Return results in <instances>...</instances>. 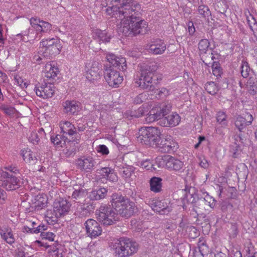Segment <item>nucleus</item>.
Returning <instances> with one entry per match:
<instances>
[{"label": "nucleus", "instance_id": "nucleus-1", "mask_svg": "<svg viewBox=\"0 0 257 257\" xmlns=\"http://www.w3.org/2000/svg\"><path fill=\"white\" fill-rule=\"evenodd\" d=\"M111 5L106 8V13L117 20L119 33L133 36L140 34L146 28V22L135 15V7L131 1L112 0Z\"/></svg>", "mask_w": 257, "mask_h": 257}, {"label": "nucleus", "instance_id": "nucleus-2", "mask_svg": "<svg viewBox=\"0 0 257 257\" xmlns=\"http://www.w3.org/2000/svg\"><path fill=\"white\" fill-rule=\"evenodd\" d=\"M150 110L146 116L145 120L147 123H152L156 121H159L167 115L170 111V107L165 103H153L150 105L144 104L137 110L128 111L124 113V117L128 119L137 118L142 116Z\"/></svg>", "mask_w": 257, "mask_h": 257}, {"label": "nucleus", "instance_id": "nucleus-3", "mask_svg": "<svg viewBox=\"0 0 257 257\" xmlns=\"http://www.w3.org/2000/svg\"><path fill=\"white\" fill-rule=\"evenodd\" d=\"M30 23L32 28L29 29L28 33L17 34L15 38L16 41L27 42L40 39L43 33H49L52 30V26L50 23L38 17L31 18Z\"/></svg>", "mask_w": 257, "mask_h": 257}, {"label": "nucleus", "instance_id": "nucleus-4", "mask_svg": "<svg viewBox=\"0 0 257 257\" xmlns=\"http://www.w3.org/2000/svg\"><path fill=\"white\" fill-rule=\"evenodd\" d=\"M181 192L184 196L183 198H181L182 206L183 209H186L188 204H193L195 203V206L193 209L197 216L202 213L201 211H198L196 208L197 207L196 203L197 202H198V203H200L201 202L204 201L211 208H214L215 205V199L206 192L202 191L201 194L200 195L201 198L199 199H198L197 200H196L197 195L194 193L195 190L194 188L186 187L184 190H181Z\"/></svg>", "mask_w": 257, "mask_h": 257}, {"label": "nucleus", "instance_id": "nucleus-5", "mask_svg": "<svg viewBox=\"0 0 257 257\" xmlns=\"http://www.w3.org/2000/svg\"><path fill=\"white\" fill-rule=\"evenodd\" d=\"M62 48V42L57 38L43 39L40 43L39 56H35V59L39 61L41 57L53 58L60 53Z\"/></svg>", "mask_w": 257, "mask_h": 257}, {"label": "nucleus", "instance_id": "nucleus-6", "mask_svg": "<svg viewBox=\"0 0 257 257\" xmlns=\"http://www.w3.org/2000/svg\"><path fill=\"white\" fill-rule=\"evenodd\" d=\"M111 251L118 257H128L138 249V244L128 238H120L112 242L110 245Z\"/></svg>", "mask_w": 257, "mask_h": 257}, {"label": "nucleus", "instance_id": "nucleus-7", "mask_svg": "<svg viewBox=\"0 0 257 257\" xmlns=\"http://www.w3.org/2000/svg\"><path fill=\"white\" fill-rule=\"evenodd\" d=\"M111 205L119 214L125 217L131 216L137 210L134 202L117 194L112 195Z\"/></svg>", "mask_w": 257, "mask_h": 257}, {"label": "nucleus", "instance_id": "nucleus-8", "mask_svg": "<svg viewBox=\"0 0 257 257\" xmlns=\"http://www.w3.org/2000/svg\"><path fill=\"white\" fill-rule=\"evenodd\" d=\"M161 133L156 127L144 126L141 127L138 132V140L145 144H155L159 142Z\"/></svg>", "mask_w": 257, "mask_h": 257}, {"label": "nucleus", "instance_id": "nucleus-9", "mask_svg": "<svg viewBox=\"0 0 257 257\" xmlns=\"http://www.w3.org/2000/svg\"><path fill=\"white\" fill-rule=\"evenodd\" d=\"M71 204L67 200L60 198L56 200L53 203V211L55 217L49 216V213L47 214V221L49 223L53 224L57 221V218L66 215L69 212Z\"/></svg>", "mask_w": 257, "mask_h": 257}, {"label": "nucleus", "instance_id": "nucleus-10", "mask_svg": "<svg viewBox=\"0 0 257 257\" xmlns=\"http://www.w3.org/2000/svg\"><path fill=\"white\" fill-rule=\"evenodd\" d=\"M96 215L98 220L105 225H110L118 219V214L112 208L107 206H101Z\"/></svg>", "mask_w": 257, "mask_h": 257}, {"label": "nucleus", "instance_id": "nucleus-11", "mask_svg": "<svg viewBox=\"0 0 257 257\" xmlns=\"http://www.w3.org/2000/svg\"><path fill=\"white\" fill-rule=\"evenodd\" d=\"M59 126L63 135L68 137L69 141L74 144L79 143L81 136L80 134L76 131V127L74 124L68 121H61L59 123Z\"/></svg>", "mask_w": 257, "mask_h": 257}, {"label": "nucleus", "instance_id": "nucleus-12", "mask_svg": "<svg viewBox=\"0 0 257 257\" xmlns=\"http://www.w3.org/2000/svg\"><path fill=\"white\" fill-rule=\"evenodd\" d=\"M98 63L93 60H89L85 63V76L89 82L94 83L100 79Z\"/></svg>", "mask_w": 257, "mask_h": 257}, {"label": "nucleus", "instance_id": "nucleus-13", "mask_svg": "<svg viewBox=\"0 0 257 257\" xmlns=\"http://www.w3.org/2000/svg\"><path fill=\"white\" fill-rule=\"evenodd\" d=\"M198 48L200 54L202 55L203 61L206 65H207V62L210 59L213 60L214 59H218V54H214L211 49L209 48V42L208 40H201L199 43Z\"/></svg>", "mask_w": 257, "mask_h": 257}, {"label": "nucleus", "instance_id": "nucleus-14", "mask_svg": "<svg viewBox=\"0 0 257 257\" xmlns=\"http://www.w3.org/2000/svg\"><path fill=\"white\" fill-rule=\"evenodd\" d=\"M2 179L0 184L9 190H15L19 186V180L15 176L10 175L7 171L1 170Z\"/></svg>", "mask_w": 257, "mask_h": 257}, {"label": "nucleus", "instance_id": "nucleus-15", "mask_svg": "<svg viewBox=\"0 0 257 257\" xmlns=\"http://www.w3.org/2000/svg\"><path fill=\"white\" fill-rule=\"evenodd\" d=\"M35 90L38 96L46 99L53 96L55 87L51 83H45L36 85Z\"/></svg>", "mask_w": 257, "mask_h": 257}, {"label": "nucleus", "instance_id": "nucleus-16", "mask_svg": "<svg viewBox=\"0 0 257 257\" xmlns=\"http://www.w3.org/2000/svg\"><path fill=\"white\" fill-rule=\"evenodd\" d=\"M104 78L110 86L114 87H118L122 80L123 77L116 70L109 69L105 70L104 72Z\"/></svg>", "mask_w": 257, "mask_h": 257}, {"label": "nucleus", "instance_id": "nucleus-17", "mask_svg": "<svg viewBox=\"0 0 257 257\" xmlns=\"http://www.w3.org/2000/svg\"><path fill=\"white\" fill-rule=\"evenodd\" d=\"M146 47L150 53L154 55H161L165 51L166 44L163 40L157 39L152 40Z\"/></svg>", "mask_w": 257, "mask_h": 257}, {"label": "nucleus", "instance_id": "nucleus-18", "mask_svg": "<svg viewBox=\"0 0 257 257\" xmlns=\"http://www.w3.org/2000/svg\"><path fill=\"white\" fill-rule=\"evenodd\" d=\"M154 73L150 71H143L141 74V76L136 83L138 85L143 88L151 90L154 83L153 77Z\"/></svg>", "mask_w": 257, "mask_h": 257}, {"label": "nucleus", "instance_id": "nucleus-19", "mask_svg": "<svg viewBox=\"0 0 257 257\" xmlns=\"http://www.w3.org/2000/svg\"><path fill=\"white\" fill-rule=\"evenodd\" d=\"M87 233L91 238H95L102 232L101 227L95 220L88 219L85 223Z\"/></svg>", "mask_w": 257, "mask_h": 257}, {"label": "nucleus", "instance_id": "nucleus-20", "mask_svg": "<svg viewBox=\"0 0 257 257\" xmlns=\"http://www.w3.org/2000/svg\"><path fill=\"white\" fill-rule=\"evenodd\" d=\"M180 121L181 117L180 115L177 113L173 112L162 118L159 121V124L164 127H174L178 125Z\"/></svg>", "mask_w": 257, "mask_h": 257}, {"label": "nucleus", "instance_id": "nucleus-21", "mask_svg": "<svg viewBox=\"0 0 257 257\" xmlns=\"http://www.w3.org/2000/svg\"><path fill=\"white\" fill-rule=\"evenodd\" d=\"M166 200H161L158 199H154L151 203V206L153 210L162 214H165L171 211V209L167 205Z\"/></svg>", "mask_w": 257, "mask_h": 257}, {"label": "nucleus", "instance_id": "nucleus-22", "mask_svg": "<svg viewBox=\"0 0 257 257\" xmlns=\"http://www.w3.org/2000/svg\"><path fill=\"white\" fill-rule=\"evenodd\" d=\"M156 146L159 148L161 152L163 153H171L175 151L177 148V144L169 136L165 140H162L160 143L158 142Z\"/></svg>", "mask_w": 257, "mask_h": 257}, {"label": "nucleus", "instance_id": "nucleus-23", "mask_svg": "<svg viewBox=\"0 0 257 257\" xmlns=\"http://www.w3.org/2000/svg\"><path fill=\"white\" fill-rule=\"evenodd\" d=\"M107 61L112 65L118 67L121 71H124L126 69L125 59L121 57H117L112 53L106 54Z\"/></svg>", "mask_w": 257, "mask_h": 257}, {"label": "nucleus", "instance_id": "nucleus-24", "mask_svg": "<svg viewBox=\"0 0 257 257\" xmlns=\"http://www.w3.org/2000/svg\"><path fill=\"white\" fill-rule=\"evenodd\" d=\"M76 164L81 170L86 172H89L94 166V161L90 156L81 157L76 160Z\"/></svg>", "mask_w": 257, "mask_h": 257}, {"label": "nucleus", "instance_id": "nucleus-25", "mask_svg": "<svg viewBox=\"0 0 257 257\" xmlns=\"http://www.w3.org/2000/svg\"><path fill=\"white\" fill-rule=\"evenodd\" d=\"M43 72L45 77L54 79L57 77L59 71L56 62L50 61L45 64Z\"/></svg>", "mask_w": 257, "mask_h": 257}, {"label": "nucleus", "instance_id": "nucleus-26", "mask_svg": "<svg viewBox=\"0 0 257 257\" xmlns=\"http://www.w3.org/2000/svg\"><path fill=\"white\" fill-rule=\"evenodd\" d=\"M253 120V117L251 114L246 113L244 117L238 116L235 122V125L238 130L241 132L246 126L251 124Z\"/></svg>", "mask_w": 257, "mask_h": 257}, {"label": "nucleus", "instance_id": "nucleus-27", "mask_svg": "<svg viewBox=\"0 0 257 257\" xmlns=\"http://www.w3.org/2000/svg\"><path fill=\"white\" fill-rule=\"evenodd\" d=\"M63 107L65 113L69 114H77L81 109L79 103L75 101H66Z\"/></svg>", "mask_w": 257, "mask_h": 257}, {"label": "nucleus", "instance_id": "nucleus-28", "mask_svg": "<svg viewBox=\"0 0 257 257\" xmlns=\"http://www.w3.org/2000/svg\"><path fill=\"white\" fill-rule=\"evenodd\" d=\"M168 162L166 164V169L169 170L176 171H181L183 167L184 163L180 160L169 155Z\"/></svg>", "mask_w": 257, "mask_h": 257}, {"label": "nucleus", "instance_id": "nucleus-29", "mask_svg": "<svg viewBox=\"0 0 257 257\" xmlns=\"http://www.w3.org/2000/svg\"><path fill=\"white\" fill-rule=\"evenodd\" d=\"M21 155L24 161L27 164L34 165L37 161L36 154L29 148H25L21 150Z\"/></svg>", "mask_w": 257, "mask_h": 257}, {"label": "nucleus", "instance_id": "nucleus-30", "mask_svg": "<svg viewBox=\"0 0 257 257\" xmlns=\"http://www.w3.org/2000/svg\"><path fill=\"white\" fill-rule=\"evenodd\" d=\"M34 207L36 210H41L46 207L48 204V197L45 194H39L33 199Z\"/></svg>", "mask_w": 257, "mask_h": 257}, {"label": "nucleus", "instance_id": "nucleus-31", "mask_svg": "<svg viewBox=\"0 0 257 257\" xmlns=\"http://www.w3.org/2000/svg\"><path fill=\"white\" fill-rule=\"evenodd\" d=\"M97 173L100 174L102 179H105L112 182H115L117 180L116 174L110 168H103L100 170H97Z\"/></svg>", "mask_w": 257, "mask_h": 257}, {"label": "nucleus", "instance_id": "nucleus-32", "mask_svg": "<svg viewBox=\"0 0 257 257\" xmlns=\"http://www.w3.org/2000/svg\"><path fill=\"white\" fill-rule=\"evenodd\" d=\"M0 234L3 239L9 244H12L15 241L12 229L10 227L2 228L0 229Z\"/></svg>", "mask_w": 257, "mask_h": 257}, {"label": "nucleus", "instance_id": "nucleus-33", "mask_svg": "<svg viewBox=\"0 0 257 257\" xmlns=\"http://www.w3.org/2000/svg\"><path fill=\"white\" fill-rule=\"evenodd\" d=\"M93 37L99 43H108L110 40V36L107 35L105 31L98 29L94 31Z\"/></svg>", "mask_w": 257, "mask_h": 257}, {"label": "nucleus", "instance_id": "nucleus-34", "mask_svg": "<svg viewBox=\"0 0 257 257\" xmlns=\"http://www.w3.org/2000/svg\"><path fill=\"white\" fill-rule=\"evenodd\" d=\"M68 137L63 135V134L56 135L55 137H51L52 142L54 145L57 146L63 147L66 143L71 142L67 139Z\"/></svg>", "mask_w": 257, "mask_h": 257}, {"label": "nucleus", "instance_id": "nucleus-35", "mask_svg": "<svg viewBox=\"0 0 257 257\" xmlns=\"http://www.w3.org/2000/svg\"><path fill=\"white\" fill-rule=\"evenodd\" d=\"M246 18L247 24L250 29L253 32L254 36L256 38L257 40V23L252 15L250 14L249 12H247V14H246Z\"/></svg>", "mask_w": 257, "mask_h": 257}, {"label": "nucleus", "instance_id": "nucleus-36", "mask_svg": "<svg viewBox=\"0 0 257 257\" xmlns=\"http://www.w3.org/2000/svg\"><path fill=\"white\" fill-rule=\"evenodd\" d=\"M107 190L104 188H101L91 192L89 197L91 200H99L104 198L106 194Z\"/></svg>", "mask_w": 257, "mask_h": 257}, {"label": "nucleus", "instance_id": "nucleus-37", "mask_svg": "<svg viewBox=\"0 0 257 257\" xmlns=\"http://www.w3.org/2000/svg\"><path fill=\"white\" fill-rule=\"evenodd\" d=\"M246 86L249 93L251 95H255L257 92V79L253 77H249Z\"/></svg>", "mask_w": 257, "mask_h": 257}, {"label": "nucleus", "instance_id": "nucleus-38", "mask_svg": "<svg viewBox=\"0 0 257 257\" xmlns=\"http://www.w3.org/2000/svg\"><path fill=\"white\" fill-rule=\"evenodd\" d=\"M150 187L151 191L158 192L162 188V179L159 177H153L150 180Z\"/></svg>", "mask_w": 257, "mask_h": 257}, {"label": "nucleus", "instance_id": "nucleus-39", "mask_svg": "<svg viewBox=\"0 0 257 257\" xmlns=\"http://www.w3.org/2000/svg\"><path fill=\"white\" fill-rule=\"evenodd\" d=\"M15 83L22 88H27L30 84V81L24 78L20 74H16L14 76Z\"/></svg>", "mask_w": 257, "mask_h": 257}, {"label": "nucleus", "instance_id": "nucleus-40", "mask_svg": "<svg viewBox=\"0 0 257 257\" xmlns=\"http://www.w3.org/2000/svg\"><path fill=\"white\" fill-rule=\"evenodd\" d=\"M72 197L75 199H80L86 195L85 190L81 187L76 185L74 188Z\"/></svg>", "mask_w": 257, "mask_h": 257}, {"label": "nucleus", "instance_id": "nucleus-41", "mask_svg": "<svg viewBox=\"0 0 257 257\" xmlns=\"http://www.w3.org/2000/svg\"><path fill=\"white\" fill-rule=\"evenodd\" d=\"M168 157L169 155L160 156L157 157L155 160V163L156 165L159 168H166V164L168 160Z\"/></svg>", "mask_w": 257, "mask_h": 257}, {"label": "nucleus", "instance_id": "nucleus-42", "mask_svg": "<svg viewBox=\"0 0 257 257\" xmlns=\"http://www.w3.org/2000/svg\"><path fill=\"white\" fill-rule=\"evenodd\" d=\"M205 89L207 92L211 95L215 94L218 91V88L213 82L207 83L205 86Z\"/></svg>", "mask_w": 257, "mask_h": 257}, {"label": "nucleus", "instance_id": "nucleus-43", "mask_svg": "<svg viewBox=\"0 0 257 257\" xmlns=\"http://www.w3.org/2000/svg\"><path fill=\"white\" fill-rule=\"evenodd\" d=\"M241 74L243 78H247L249 76L250 68L248 63L246 61H242L240 66Z\"/></svg>", "mask_w": 257, "mask_h": 257}, {"label": "nucleus", "instance_id": "nucleus-44", "mask_svg": "<svg viewBox=\"0 0 257 257\" xmlns=\"http://www.w3.org/2000/svg\"><path fill=\"white\" fill-rule=\"evenodd\" d=\"M229 152L232 153V157L237 158L241 152L240 144H237V143H235V144L231 145Z\"/></svg>", "mask_w": 257, "mask_h": 257}, {"label": "nucleus", "instance_id": "nucleus-45", "mask_svg": "<svg viewBox=\"0 0 257 257\" xmlns=\"http://www.w3.org/2000/svg\"><path fill=\"white\" fill-rule=\"evenodd\" d=\"M211 67L213 74L217 77H220L222 73V72L220 68L219 64L216 62H213Z\"/></svg>", "mask_w": 257, "mask_h": 257}, {"label": "nucleus", "instance_id": "nucleus-46", "mask_svg": "<svg viewBox=\"0 0 257 257\" xmlns=\"http://www.w3.org/2000/svg\"><path fill=\"white\" fill-rule=\"evenodd\" d=\"M134 173L133 168L132 167H128L124 168L121 173L122 177L126 180H128L130 178L133 176Z\"/></svg>", "mask_w": 257, "mask_h": 257}, {"label": "nucleus", "instance_id": "nucleus-47", "mask_svg": "<svg viewBox=\"0 0 257 257\" xmlns=\"http://www.w3.org/2000/svg\"><path fill=\"white\" fill-rule=\"evenodd\" d=\"M87 121L84 118H80L77 120L76 125L79 132H83L86 127Z\"/></svg>", "mask_w": 257, "mask_h": 257}, {"label": "nucleus", "instance_id": "nucleus-48", "mask_svg": "<svg viewBox=\"0 0 257 257\" xmlns=\"http://www.w3.org/2000/svg\"><path fill=\"white\" fill-rule=\"evenodd\" d=\"M29 141L33 144H37L40 139L38 137V135L36 131H32L30 134L28 135Z\"/></svg>", "mask_w": 257, "mask_h": 257}, {"label": "nucleus", "instance_id": "nucleus-49", "mask_svg": "<svg viewBox=\"0 0 257 257\" xmlns=\"http://www.w3.org/2000/svg\"><path fill=\"white\" fill-rule=\"evenodd\" d=\"M198 12L199 14L204 17H206L210 14L208 8L204 5H200L198 8Z\"/></svg>", "mask_w": 257, "mask_h": 257}, {"label": "nucleus", "instance_id": "nucleus-50", "mask_svg": "<svg viewBox=\"0 0 257 257\" xmlns=\"http://www.w3.org/2000/svg\"><path fill=\"white\" fill-rule=\"evenodd\" d=\"M96 150L102 155H107L109 153L108 148L104 145H100L97 146Z\"/></svg>", "mask_w": 257, "mask_h": 257}, {"label": "nucleus", "instance_id": "nucleus-51", "mask_svg": "<svg viewBox=\"0 0 257 257\" xmlns=\"http://www.w3.org/2000/svg\"><path fill=\"white\" fill-rule=\"evenodd\" d=\"M230 228L228 230L229 235L231 238H234L237 234V227L236 224L229 223Z\"/></svg>", "mask_w": 257, "mask_h": 257}, {"label": "nucleus", "instance_id": "nucleus-52", "mask_svg": "<svg viewBox=\"0 0 257 257\" xmlns=\"http://www.w3.org/2000/svg\"><path fill=\"white\" fill-rule=\"evenodd\" d=\"M49 257H63V254L61 251L57 248L49 250Z\"/></svg>", "mask_w": 257, "mask_h": 257}, {"label": "nucleus", "instance_id": "nucleus-53", "mask_svg": "<svg viewBox=\"0 0 257 257\" xmlns=\"http://www.w3.org/2000/svg\"><path fill=\"white\" fill-rule=\"evenodd\" d=\"M141 166L142 168L145 169L147 170H152L153 165L150 161V160H146L142 161L141 163Z\"/></svg>", "mask_w": 257, "mask_h": 257}, {"label": "nucleus", "instance_id": "nucleus-54", "mask_svg": "<svg viewBox=\"0 0 257 257\" xmlns=\"http://www.w3.org/2000/svg\"><path fill=\"white\" fill-rule=\"evenodd\" d=\"M155 93L160 97H163L169 95V91L165 88H160L156 90Z\"/></svg>", "mask_w": 257, "mask_h": 257}, {"label": "nucleus", "instance_id": "nucleus-55", "mask_svg": "<svg viewBox=\"0 0 257 257\" xmlns=\"http://www.w3.org/2000/svg\"><path fill=\"white\" fill-rule=\"evenodd\" d=\"M198 159L199 164L201 167L204 169H207L209 167V163L203 157H198Z\"/></svg>", "mask_w": 257, "mask_h": 257}, {"label": "nucleus", "instance_id": "nucleus-56", "mask_svg": "<svg viewBox=\"0 0 257 257\" xmlns=\"http://www.w3.org/2000/svg\"><path fill=\"white\" fill-rule=\"evenodd\" d=\"M3 110L5 113L11 116L15 114L16 113V110L13 107L4 106L3 107Z\"/></svg>", "mask_w": 257, "mask_h": 257}, {"label": "nucleus", "instance_id": "nucleus-57", "mask_svg": "<svg viewBox=\"0 0 257 257\" xmlns=\"http://www.w3.org/2000/svg\"><path fill=\"white\" fill-rule=\"evenodd\" d=\"M41 235L43 238H46L51 241H53L54 239L55 235L52 232H43L42 233Z\"/></svg>", "mask_w": 257, "mask_h": 257}, {"label": "nucleus", "instance_id": "nucleus-58", "mask_svg": "<svg viewBox=\"0 0 257 257\" xmlns=\"http://www.w3.org/2000/svg\"><path fill=\"white\" fill-rule=\"evenodd\" d=\"M146 93H141L135 98L134 101L136 103H140L146 99Z\"/></svg>", "mask_w": 257, "mask_h": 257}, {"label": "nucleus", "instance_id": "nucleus-59", "mask_svg": "<svg viewBox=\"0 0 257 257\" xmlns=\"http://www.w3.org/2000/svg\"><path fill=\"white\" fill-rule=\"evenodd\" d=\"M232 139L234 141L233 144L237 143V144H242L243 139L242 138L241 135L240 134H235L232 138Z\"/></svg>", "mask_w": 257, "mask_h": 257}, {"label": "nucleus", "instance_id": "nucleus-60", "mask_svg": "<svg viewBox=\"0 0 257 257\" xmlns=\"http://www.w3.org/2000/svg\"><path fill=\"white\" fill-rule=\"evenodd\" d=\"M47 229V226L41 224L36 228H34L33 233H38L39 232H42V231L46 230Z\"/></svg>", "mask_w": 257, "mask_h": 257}, {"label": "nucleus", "instance_id": "nucleus-61", "mask_svg": "<svg viewBox=\"0 0 257 257\" xmlns=\"http://www.w3.org/2000/svg\"><path fill=\"white\" fill-rule=\"evenodd\" d=\"M216 119L218 123H223L225 120V113L224 112H219L217 114Z\"/></svg>", "mask_w": 257, "mask_h": 257}, {"label": "nucleus", "instance_id": "nucleus-62", "mask_svg": "<svg viewBox=\"0 0 257 257\" xmlns=\"http://www.w3.org/2000/svg\"><path fill=\"white\" fill-rule=\"evenodd\" d=\"M187 26H188V32H189V34L193 35L195 31V29L194 26V24H193V22L191 21L189 22L187 24Z\"/></svg>", "mask_w": 257, "mask_h": 257}, {"label": "nucleus", "instance_id": "nucleus-63", "mask_svg": "<svg viewBox=\"0 0 257 257\" xmlns=\"http://www.w3.org/2000/svg\"><path fill=\"white\" fill-rule=\"evenodd\" d=\"M7 199V195L6 192L0 188V204L5 203Z\"/></svg>", "mask_w": 257, "mask_h": 257}, {"label": "nucleus", "instance_id": "nucleus-64", "mask_svg": "<svg viewBox=\"0 0 257 257\" xmlns=\"http://www.w3.org/2000/svg\"><path fill=\"white\" fill-rule=\"evenodd\" d=\"M8 80V76L7 74L0 70V84L6 83Z\"/></svg>", "mask_w": 257, "mask_h": 257}]
</instances>
